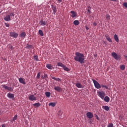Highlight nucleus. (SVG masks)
<instances>
[{
	"label": "nucleus",
	"mask_w": 127,
	"mask_h": 127,
	"mask_svg": "<svg viewBox=\"0 0 127 127\" xmlns=\"http://www.w3.org/2000/svg\"><path fill=\"white\" fill-rule=\"evenodd\" d=\"M74 60L79 62L80 64H84L85 63V56L82 53L76 52H75Z\"/></svg>",
	"instance_id": "1"
},
{
	"label": "nucleus",
	"mask_w": 127,
	"mask_h": 127,
	"mask_svg": "<svg viewBox=\"0 0 127 127\" xmlns=\"http://www.w3.org/2000/svg\"><path fill=\"white\" fill-rule=\"evenodd\" d=\"M58 66H59L60 67H62L63 68L64 70V71H66V72H69L70 71V69H69L68 67H67L65 65H64L62 63H58L57 64Z\"/></svg>",
	"instance_id": "2"
},
{
	"label": "nucleus",
	"mask_w": 127,
	"mask_h": 127,
	"mask_svg": "<svg viewBox=\"0 0 127 127\" xmlns=\"http://www.w3.org/2000/svg\"><path fill=\"white\" fill-rule=\"evenodd\" d=\"M93 83L94 84V86L96 89H100L101 84L98 82L96 80L92 79Z\"/></svg>",
	"instance_id": "3"
},
{
	"label": "nucleus",
	"mask_w": 127,
	"mask_h": 127,
	"mask_svg": "<svg viewBox=\"0 0 127 127\" xmlns=\"http://www.w3.org/2000/svg\"><path fill=\"white\" fill-rule=\"evenodd\" d=\"M111 55L114 59H116V60H121V58H120V56H118V54L116 53L115 52H112L111 53Z\"/></svg>",
	"instance_id": "4"
},
{
	"label": "nucleus",
	"mask_w": 127,
	"mask_h": 127,
	"mask_svg": "<svg viewBox=\"0 0 127 127\" xmlns=\"http://www.w3.org/2000/svg\"><path fill=\"white\" fill-rule=\"evenodd\" d=\"M98 94L99 97H100L102 100H104L105 96H106V93L104 91H99L97 92Z\"/></svg>",
	"instance_id": "5"
},
{
	"label": "nucleus",
	"mask_w": 127,
	"mask_h": 127,
	"mask_svg": "<svg viewBox=\"0 0 127 127\" xmlns=\"http://www.w3.org/2000/svg\"><path fill=\"white\" fill-rule=\"evenodd\" d=\"M10 36L11 37H14V38H17L18 36V34L14 32H10Z\"/></svg>",
	"instance_id": "6"
},
{
	"label": "nucleus",
	"mask_w": 127,
	"mask_h": 127,
	"mask_svg": "<svg viewBox=\"0 0 127 127\" xmlns=\"http://www.w3.org/2000/svg\"><path fill=\"white\" fill-rule=\"evenodd\" d=\"M2 88H4L5 90H8V91H9L10 92H11V91H13V89L11 87H8L7 86L5 85H2Z\"/></svg>",
	"instance_id": "7"
},
{
	"label": "nucleus",
	"mask_w": 127,
	"mask_h": 127,
	"mask_svg": "<svg viewBox=\"0 0 127 127\" xmlns=\"http://www.w3.org/2000/svg\"><path fill=\"white\" fill-rule=\"evenodd\" d=\"M86 116L88 119H92L94 117V115L91 112H87L86 113Z\"/></svg>",
	"instance_id": "8"
},
{
	"label": "nucleus",
	"mask_w": 127,
	"mask_h": 127,
	"mask_svg": "<svg viewBox=\"0 0 127 127\" xmlns=\"http://www.w3.org/2000/svg\"><path fill=\"white\" fill-rule=\"evenodd\" d=\"M7 97L9 98V99H12V100H14V95L12 93H8L7 95Z\"/></svg>",
	"instance_id": "9"
},
{
	"label": "nucleus",
	"mask_w": 127,
	"mask_h": 127,
	"mask_svg": "<svg viewBox=\"0 0 127 127\" xmlns=\"http://www.w3.org/2000/svg\"><path fill=\"white\" fill-rule=\"evenodd\" d=\"M29 100H30V101H36V98L34 97V95H31L29 96Z\"/></svg>",
	"instance_id": "10"
},
{
	"label": "nucleus",
	"mask_w": 127,
	"mask_h": 127,
	"mask_svg": "<svg viewBox=\"0 0 127 127\" xmlns=\"http://www.w3.org/2000/svg\"><path fill=\"white\" fill-rule=\"evenodd\" d=\"M39 24L40 25H42L43 26H44V25H46V22L43 20V19H42L40 21Z\"/></svg>",
	"instance_id": "11"
},
{
	"label": "nucleus",
	"mask_w": 127,
	"mask_h": 127,
	"mask_svg": "<svg viewBox=\"0 0 127 127\" xmlns=\"http://www.w3.org/2000/svg\"><path fill=\"white\" fill-rule=\"evenodd\" d=\"M4 20L5 21H9L10 20V15H7L4 18Z\"/></svg>",
	"instance_id": "12"
},
{
	"label": "nucleus",
	"mask_w": 127,
	"mask_h": 127,
	"mask_svg": "<svg viewBox=\"0 0 127 127\" xmlns=\"http://www.w3.org/2000/svg\"><path fill=\"white\" fill-rule=\"evenodd\" d=\"M46 67L48 69H49L50 70H52L53 69H54V67H53L51 64H47L46 65Z\"/></svg>",
	"instance_id": "13"
},
{
	"label": "nucleus",
	"mask_w": 127,
	"mask_h": 127,
	"mask_svg": "<svg viewBox=\"0 0 127 127\" xmlns=\"http://www.w3.org/2000/svg\"><path fill=\"white\" fill-rule=\"evenodd\" d=\"M54 90L57 92H60L62 89L61 87H60V86H55Z\"/></svg>",
	"instance_id": "14"
},
{
	"label": "nucleus",
	"mask_w": 127,
	"mask_h": 127,
	"mask_svg": "<svg viewBox=\"0 0 127 127\" xmlns=\"http://www.w3.org/2000/svg\"><path fill=\"white\" fill-rule=\"evenodd\" d=\"M70 13H71V14H72L71 16L73 18H74V17H76V16H77V13L75 12V11H71Z\"/></svg>",
	"instance_id": "15"
},
{
	"label": "nucleus",
	"mask_w": 127,
	"mask_h": 127,
	"mask_svg": "<svg viewBox=\"0 0 127 127\" xmlns=\"http://www.w3.org/2000/svg\"><path fill=\"white\" fill-rule=\"evenodd\" d=\"M19 81L20 83H21V84H23V85H25V84H26V83L25 82V81H24L23 80V78H19Z\"/></svg>",
	"instance_id": "16"
},
{
	"label": "nucleus",
	"mask_w": 127,
	"mask_h": 127,
	"mask_svg": "<svg viewBox=\"0 0 127 127\" xmlns=\"http://www.w3.org/2000/svg\"><path fill=\"white\" fill-rule=\"evenodd\" d=\"M52 9L53 10V13L54 14H55L56 13V12L57 11L56 6L53 5H52Z\"/></svg>",
	"instance_id": "17"
},
{
	"label": "nucleus",
	"mask_w": 127,
	"mask_h": 127,
	"mask_svg": "<svg viewBox=\"0 0 127 127\" xmlns=\"http://www.w3.org/2000/svg\"><path fill=\"white\" fill-rule=\"evenodd\" d=\"M33 105L34 106V107H35L36 108H39V107H40L41 106L40 103L39 102L33 104Z\"/></svg>",
	"instance_id": "18"
},
{
	"label": "nucleus",
	"mask_w": 127,
	"mask_h": 127,
	"mask_svg": "<svg viewBox=\"0 0 127 127\" xmlns=\"http://www.w3.org/2000/svg\"><path fill=\"white\" fill-rule=\"evenodd\" d=\"M104 101L106 102V103H109V102H110V98L108 96H105L104 97Z\"/></svg>",
	"instance_id": "19"
},
{
	"label": "nucleus",
	"mask_w": 127,
	"mask_h": 127,
	"mask_svg": "<svg viewBox=\"0 0 127 127\" xmlns=\"http://www.w3.org/2000/svg\"><path fill=\"white\" fill-rule=\"evenodd\" d=\"M102 109L107 111L110 110V108L108 106H102Z\"/></svg>",
	"instance_id": "20"
},
{
	"label": "nucleus",
	"mask_w": 127,
	"mask_h": 127,
	"mask_svg": "<svg viewBox=\"0 0 127 127\" xmlns=\"http://www.w3.org/2000/svg\"><path fill=\"white\" fill-rule=\"evenodd\" d=\"M52 79H53V80H55V81H57L58 82L61 81V79H60L59 78H56L53 76H52Z\"/></svg>",
	"instance_id": "21"
},
{
	"label": "nucleus",
	"mask_w": 127,
	"mask_h": 127,
	"mask_svg": "<svg viewBox=\"0 0 127 127\" xmlns=\"http://www.w3.org/2000/svg\"><path fill=\"white\" fill-rule=\"evenodd\" d=\"M105 37H106L107 40H108V41H109V42H112V39H111V38H110V37H109V36H107V35H106Z\"/></svg>",
	"instance_id": "22"
},
{
	"label": "nucleus",
	"mask_w": 127,
	"mask_h": 127,
	"mask_svg": "<svg viewBox=\"0 0 127 127\" xmlns=\"http://www.w3.org/2000/svg\"><path fill=\"white\" fill-rule=\"evenodd\" d=\"M114 39L116 42H119V37H118V35H117V34L114 35Z\"/></svg>",
	"instance_id": "23"
},
{
	"label": "nucleus",
	"mask_w": 127,
	"mask_h": 127,
	"mask_svg": "<svg viewBox=\"0 0 127 127\" xmlns=\"http://www.w3.org/2000/svg\"><path fill=\"white\" fill-rule=\"evenodd\" d=\"M26 36V34H25V32H22L20 34V36L21 37H25V36Z\"/></svg>",
	"instance_id": "24"
},
{
	"label": "nucleus",
	"mask_w": 127,
	"mask_h": 127,
	"mask_svg": "<svg viewBox=\"0 0 127 127\" xmlns=\"http://www.w3.org/2000/svg\"><path fill=\"white\" fill-rule=\"evenodd\" d=\"M49 106H51L52 107H54L55 106H56V104L54 102H51L49 104Z\"/></svg>",
	"instance_id": "25"
},
{
	"label": "nucleus",
	"mask_w": 127,
	"mask_h": 127,
	"mask_svg": "<svg viewBox=\"0 0 127 127\" xmlns=\"http://www.w3.org/2000/svg\"><path fill=\"white\" fill-rule=\"evenodd\" d=\"M73 24H74V25H79V21L78 20H74L73 21Z\"/></svg>",
	"instance_id": "26"
},
{
	"label": "nucleus",
	"mask_w": 127,
	"mask_h": 127,
	"mask_svg": "<svg viewBox=\"0 0 127 127\" xmlns=\"http://www.w3.org/2000/svg\"><path fill=\"white\" fill-rule=\"evenodd\" d=\"M39 34L41 36H43V35H44V34H43V31H42V30H39Z\"/></svg>",
	"instance_id": "27"
},
{
	"label": "nucleus",
	"mask_w": 127,
	"mask_h": 127,
	"mask_svg": "<svg viewBox=\"0 0 127 127\" xmlns=\"http://www.w3.org/2000/svg\"><path fill=\"white\" fill-rule=\"evenodd\" d=\"M45 95L47 97H49L50 96H51V93H50L49 92H46L45 93Z\"/></svg>",
	"instance_id": "28"
},
{
	"label": "nucleus",
	"mask_w": 127,
	"mask_h": 127,
	"mask_svg": "<svg viewBox=\"0 0 127 127\" xmlns=\"http://www.w3.org/2000/svg\"><path fill=\"white\" fill-rule=\"evenodd\" d=\"M76 86L77 88H82V85L80 83H77Z\"/></svg>",
	"instance_id": "29"
},
{
	"label": "nucleus",
	"mask_w": 127,
	"mask_h": 127,
	"mask_svg": "<svg viewBox=\"0 0 127 127\" xmlns=\"http://www.w3.org/2000/svg\"><path fill=\"white\" fill-rule=\"evenodd\" d=\"M106 19H107V20L111 19V16H110L109 14H106Z\"/></svg>",
	"instance_id": "30"
},
{
	"label": "nucleus",
	"mask_w": 127,
	"mask_h": 127,
	"mask_svg": "<svg viewBox=\"0 0 127 127\" xmlns=\"http://www.w3.org/2000/svg\"><path fill=\"white\" fill-rule=\"evenodd\" d=\"M120 68L121 70H125V69H126V66L125 65H121Z\"/></svg>",
	"instance_id": "31"
},
{
	"label": "nucleus",
	"mask_w": 127,
	"mask_h": 127,
	"mask_svg": "<svg viewBox=\"0 0 127 127\" xmlns=\"http://www.w3.org/2000/svg\"><path fill=\"white\" fill-rule=\"evenodd\" d=\"M32 46H31V45H28L27 44V46L26 47V48H27L28 49H30V48H31Z\"/></svg>",
	"instance_id": "32"
},
{
	"label": "nucleus",
	"mask_w": 127,
	"mask_h": 127,
	"mask_svg": "<svg viewBox=\"0 0 127 127\" xmlns=\"http://www.w3.org/2000/svg\"><path fill=\"white\" fill-rule=\"evenodd\" d=\"M16 120H17V115H15L13 119H12V121H13V122H14V121H16Z\"/></svg>",
	"instance_id": "33"
},
{
	"label": "nucleus",
	"mask_w": 127,
	"mask_h": 127,
	"mask_svg": "<svg viewBox=\"0 0 127 127\" xmlns=\"http://www.w3.org/2000/svg\"><path fill=\"white\" fill-rule=\"evenodd\" d=\"M34 59L36 60V61H38V56H34Z\"/></svg>",
	"instance_id": "34"
},
{
	"label": "nucleus",
	"mask_w": 127,
	"mask_h": 127,
	"mask_svg": "<svg viewBox=\"0 0 127 127\" xmlns=\"http://www.w3.org/2000/svg\"><path fill=\"white\" fill-rule=\"evenodd\" d=\"M94 117H95V118H96V120H97L98 121L100 120V119L99 118V117L97 114H95Z\"/></svg>",
	"instance_id": "35"
},
{
	"label": "nucleus",
	"mask_w": 127,
	"mask_h": 127,
	"mask_svg": "<svg viewBox=\"0 0 127 127\" xmlns=\"http://www.w3.org/2000/svg\"><path fill=\"white\" fill-rule=\"evenodd\" d=\"M40 78V72H38L37 75V79H39Z\"/></svg>",
	"instance_id": "36"
},
{
	"label": "nucleus",
	"mask_w": 127,
	"mask_h": 127,
	"mask_svg": "<svg viewBox=\"0 0 127 127\" xmlns=\"http://www.w3.org/2000/svg\"><path fill=\"white\" fill-rule=\"evenodd\" d=\"M108 127H114V124H113L112 123H111L109 125H108Z\"/></svg>",
	"instance_id": "37"
},
{
	"label": "nucleus",
	"mask_w": 127,
	"mask_h": 127,
	"mask_svg": "<svg viewBox=\"0 0 127 127\" xmlns=\"http://www.w3.org/2000/svg\"><path fill=\"white\" fill-rule=\"evenodd\" d=\"M101 87H102L103 88H105V89H108V87L106 85H101Z\"/></svg>",
	"instance_id": "38"
},
{
	"label": "nucleus",
	"mask_w": 127,
	"mask_h": 127,
	"mask_svg": "<svg viewBox=\"0 0 127 127\" xmlns=\"http://www.w3.org/2000/svg\"><path fill=\"white\" fill-rule=\"evenodd\" d=\"M89 8H90V9H91V7H90V6H88V7L87 11H88V12H89V13H91V11L90 10Z\"/></svg>",
	"instance_id": "39"
},
{
	"label": "nucleus",
	"mask_w": 127,
	"mask_h": 127,
	"mask_svg": "<svg viewBox=\"0 0 127 127\" xmlns=\"http://www.w3.org/2000/svg\"><path fill=\"white\" fill-rule=\"evenodd\" d=\"M123 5L124 6H125V7L127 8V2H124L123 3Z\"/></svg>",
	"instance_id": "40"
},
{
	"label": "nucleus",
	"mask_w": 127,
	"mask_h": 127,
	"mask_svg": "<svg viewBox=\"0 0 127 127\" xmlns=\"http://www.w3.org/2000/svg\"><path fill=\"white\" fill-rule=\"evenodd\" d=\"M6 27H9V24L8 23H5Z\"/></svg>",
	"instance_id": "41"
},
{
	"label": "nucleus",
	"mask_w": 127,
	"mask_h": 127,
	"mask_svg": "<svg viewBox=\"0 0 127 127\" xmlns=\"http://www.w3.org/2000/svg\"><path fill=\"white\" fill-rule=\"evenodd\" d=\"M9 48L10 49H11V50H12V49H13V47H12V45H10Z\"/></svg>",
	"instance_id": "42"
},
{
	"label": "nucleus",
	"mask_w": 127,
	"mask_h": 127,
	"mask_svg": "<svg viewBox=\"0 0 127 127\" xmlns=\"http://www.w3.org/2000/svg\"><path fill=\"white\" fill-rule=\"evenodd\" d=\"M10 16H14V13H11L10 14Z\"/></svg>",
	"instance_id": "43"
},
{
	"label": "nucleus",
	"mask_w": 127,
	"mask_h": 127,
	"mask_svg": "<svg viewBox=\"0 0 127 127\" xmlns=\"http://www.w3.org/2000/svg\"><path fill=\"white\" fill-rule=\"evenodd\" d=\"M44 78H47V77H48L47 74H46V73H44Z\"/></svg>",
	"instance_id": "44"
},
{
	"label": "nucleus",
	"mask_w": 127,
	"mask_h": 127,
	"mask_svg": "<svg viewBox=\"0 0 127 127\" xmlns=\"http://www.w3.org/2000/svg\"><path fill=\"white\" fill-rule=\"evenodd\" d=\"M93 25H94V26H96L97 25V23L93 22Z\"/></svg>",
	"instance_id": "45"
},
{
	"label": "nucleus",
	"mask_w": 127,
	"mask_h": 127,
	"mask_svg": "<svg viewBox=\"0 0 127 127\" xmlns=\"http://www.w3.org/2000/svg\"><path fill=\"white\" fill-rule=\"evenodd\" d=\"M63 0H58V2H59V3H60V2H62V1Z\"/></svg>",
	"instance_id": "46"
},
{
	"label": "nucleus",
	"mask_w": 127,
	"mask_h": 127,
	"mask_svg": "<svg viewBox=\"0 0 127 127\" xmlns=\"http://www.w3.org/2000/svg\"><path fill=\"white\" fill-rule=\"evenodd\" d=\"M59 115L60 116H61V115H62V113H61V111H59Z\"/></svg>",
	"instance_id": "47"
},
{
	"label": "nucleus",
	"mask_w": 127,
	"mask_h": 127,
	"mask_svg": "<svg viewBox=\"0 0 127 127\" xmlns=\"http://www.w3.org/2000/svg\"><path fill=\"white\" fill-rule=\"evenodd\" d=\"M1 127H5V125L3 124V125H1Z\"/></svg>",
	"instance_id": "48"
},
{
	"label": "nucleus",
	"mask_w": 127,
	"mask_h": 127,
	"mask_svg": "<svg viewBox=\"0 0 127 127\" xmlns=\"http://www.w3.org/2000/svg\"><path fill=\"white\" fill-rule=\"evenodd\" d=\"M111 0L112 1H117V0Z\"/></svg>",
	"instance_id": "49"
},
{
	"label": "nucleus",
	"mask_w": 127,
	"mask_h": 127,
	"mask_svg": "<svg viewBox=\"0 0 127 127\" xmlns=\"http://www.w3.org/2000/svg\"><path fill=\"white\" fill-rule=\"evenodd\" d=\"M125 58H126V60H127V56H125Z\"/></svg>",
	"instance_id": "50"
},
{
	"label": "nucleus",
	"mask_w": 127,
	"mask_h": 127,
	"mask_svg": "<svg viewBox=\"0 0 127 127\" xmlns=\"http://www.w3.org/2000/svg\"><path fill=\"white\" fill-rule=\"evenodd\" d=\"M41 78H42V79H44V76H42Z\"/></svg>",
	"instance_id": "51"
},
{
	"label": "nucleus",
	"mask_w": 127,
	"mask_h": 127,
	"mask_svg": "<svg viewBox=\"0 0 127 127\" xmlns=\"http://www.w3.org/2000/svg\"><path fill=\"white\" fill-rule=\"evenodd\" d=\"M86 29H87V30H88V29H89V28H86Z\"/></svg>",
	"instance_id": "52"
},
{
	"label": "nucleus",
	"mask_w": 127,
	"mask_h": 127,
	"mask_svg": "<svg viewBox=\"0 0 127 127\" xmlns=\"http://www.w3.org/2000/svg\"><path fill=\"white\" fill-rule=\"evenodd\" d=\"M94 56H95V57H97V55H94Z\"/></svg>",
	"instance_id": "53"
},
{
	"label": "nucleus",
	"mask_w": 127,
	"mask_h": 127,
	"mask_svg": "<svg viewBox=\"0 0 127 127\" xmlns=\"http://www.w3.org/2000/svg\"><path fill=\"white\" fill-rule=\"evenodd\" d=\"M0 12H1L0 11Z\"/></svg>",
	"instance_id": "54"
}]
</instances>
